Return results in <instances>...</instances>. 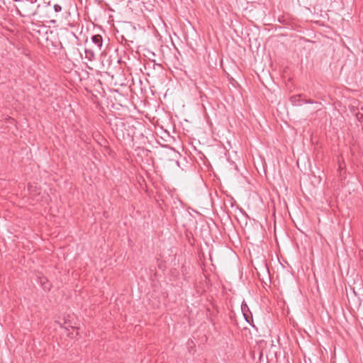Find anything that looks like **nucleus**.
Segmentation results:
<instances>
[{
	"label": "nucleus",
	"instance_id": "nucleus-1",
	"mask_svg": "<svg viewBox=\"0 0 363 363\" xmlns=\"http://www.w3.org/2000/svg\"><path fill=\"white\" fill-rule=\"evenodd\" d=\"M15 8L18 13L23 17L35 16L37 13V0H15Z\"/></svg>",
	"mask_w": 363,
	"mask_h": 363
},
{
	"label": "nucleus",
	"instance_id": "nucleus-2",
	"mask_svg": "<svg viewBox=\"0 0 363 363\" xmlns=\"http://www.w3.org/2000/svg\"><path fill=\"white\" fill-rule=\"evenodd\" d=\"M86 40L87 38L82 33V30L79 32L78 35L77 34V31L73 30H69V43H71L72 46H79L85 51V49L82 48V44Z\"/></svg>",
	"mask_w": 363,
	"mask_h": 363
},
{
	"label": "nucleus",
	"instance_id": "nucleus-3",
	"mask_svg": "<svg viewBox=\"0 0 363 363\" xmlns=\"http://www.w3.org/2000/svg\"><path fill=\"white\" fill-rule=\"evenodd\" d=\"M82 78L78 71L69 69V86L75 87L81 82Z\"/></svg>",
	"mask_w": 363,
	"mask_h": 363
},
{
	"label": "nucleus",
	"instance_id": "nucleus-4",
	"mask_svg": "<svg viewBox=\"0 0 363 363\" xmlns=\"http://www.w3.org/2000/svg\"><path fill=\"white\" fill-rule=\"evenodd\" d=\"M91 41L98 50H100L102 47L103 39L100 35H94L91 37Z\"/></svg>",
	"mask_w": 363,
	"mask_h": 363
},
{
	"label": "nucleus",
	"instance_id": "nucleus-5",
	"mask_svg": "<svg viewBox=\"0 0 363 363\" xmlns=\"http://www.w3.org/2000/svg\"><path fill=\"white\" fill-rule=\"evenodd\" d=\"M301 96V94H298V95H294L290 97V101L293 106H301L302 104L303 100H301L300 99Z\"/></svg>",
	"mask_w": 363,
	"mask_h": 363
},
{
	"label": "nucleus",
	"instance_id": "nucleus-6",
	"mask_svg": "<svg viewBox=\"0 0 363 363\" xmlns=\"http://www.w3.org/2000/svg\"><path fill=\"white\" fill-rule=\"evenodd\" d=\"M40 282L42 285V287L45 290H50V284L49 283L48 280L45 277L40 278Z\"/></svg>",
	"mask_w": 363,
	"mask_h": 363
},
{
	"label": "nucleus",
	"instance_id": "nucleus-7",
	"mask_svg": "<svg viewBox=\"0 0 363 363\" xmlns=\"http://www.w3.org/2000/svg\"><path fill=\"white\" fill-rule=\"evenodd\" d=\"M79 46H74L73 48V54L76 56H79L80 58L82 57V54L81 52V49L79 48Z\"/></svg>",
	"mask_w": 363,
	"mask_h": 363
},
{
	"label": "nucleus",
	"instance_id": "nucleus-8",
	"mask_svg": "<svg viewBox=\"0 0 363 363\" xmlns=\"http://www.w3.org/2000/svg\"><path fill=\"white\" fill-rule=\"evenodd\" d=\"M71 329L72 330V332L71 333L70 331L69 332V337H71V335L72 337H74V332H75L76 335L78 334V332H77V328H74L73 327H71Z\"/></svg>",
	"mask_w": 363,
	"mask_h": 363
},
{
	"label": "nucleus",
	"instance_id": "nucleus-9",
	"mask_svg": "<svg viewBox=\"0 0 363 363\" xmlns=\"http://www.w3.org/2000/svg\"><path fill=\"white\" fill-rule=\"evenodd\" d=\"M54 9H55V11L56 12H59V11H60L62 10V7H61V6H60V5H58V4H55V5L54 6Z\"/></svg>",
	"mask_w": 363,
	"mask_h": 363
},
{
	"label": "nucleus",
	"instance_id": "nucleus-10",
	"mask_svg": "<svg viewBox=\"0 0 363 363\" xmlns=\"http://www.w3.org/2000/svg\"><path fill=\"white\" fill-rule=\"evenodd\" d=\"M303 103H305V104H313V103H315V101L311 100V99H308V100H303Z\"/></svg>",
	"mask_w": 363,
	"mask_h": 363
},
{
	"label": "nucleus",
	"instance_id": "nucleus-11",
	"mask_svg": "<svg viewBox=\"0 0 363 363\" xmlns=\"http://www.w3.org/2000/svg\"><path fill=\"white\" fill-rule=\"evenodd\" d=\"M242 312H243V315H244V316H245V320H246L247 322H249L248 317L246 315V314H245V312H244V306H243V305H242Z\"/></svg>",
	"mask_w": 363,
	"mask_h": 363
},
{
	"label": "nucleus",
	"instance_id": "nucleus-12",
	"mask_svg": "<svg viewBox=\"0 0 363 363\" xmlns=\"http://www.w3.org/2000/svg\"><path fill=\"white\" fill-rule=\"evenodd\" d=\"M69 27H71L72 28H75L74 26H72L70 23H69Z\"/></svg>",
	"mask_w": 363,
	"mask_h": 363
}]
</instances>
